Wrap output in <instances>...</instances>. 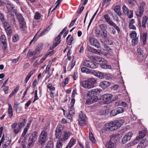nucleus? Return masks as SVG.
<instances>
[{"label":"nucleus","instance_id":"obj_7","mask_svg":"<svg viewBox=\"0 0 148 148\" xmlns=\"http://www.w3.org/2000/svg\"><path fill=\"white\" fill-rule=\"evenodd\" d=\"M90 96L86 101V103L90 105L97 101L98 100V98L97 96H93L90 94Z\"/></svg>","mask_w":148,"mask_h":148},{"label":"nucleus","instance_id":"obj_1","mask_svg":"<svg viewBox=\"0 0 148 148\" xmlns=\"http://www.w3.org/2000/svg\"><path fill=\"white\" fill-rule=\"evenodd\" d=\"M96 82V80L94 78H91L87 80L81 81L80 84L84 88L89 89L93 88Z\"/></svg>","mask_w":148,"mask_h":148},{"label":"nucleus","instance_id":"obj_31","mask_svg":"<svg viewBox=\"0 0 148 148\" xmlns=\"http://www.w3.org/2000/svg\"><path fill=\"white\" fill-rule=\"evenodd\" d=\"M69 114L70 115V118H72V116L75 113V109L74 106H69Z\"/></svg>","mask_w":148,"mask_h":148},{"label":"nucleus","instance_id":"obj_60","mask_svg":"<svg viewBox=\"0 0 148 148\" xmlns=\"http://www.w3.org/2000/svg\"><path fill=\"white\" fill-rule=\"evenodd\" d=\"M95 33L97 37H99L100 36L101 32L99 30L96 29L95 30Z\"/></svg>","mask_w":148,"mask_h":148},{"label":"nucleus","instance_id":"obj_61","mask_svg":"<svg viewBox=\"0 0 148 148\" xmlns=\"http://www.w3.org/2000/svg\"><path fill=\"white\" fill-rule=\"evenodd\" d=\"M38 99V98L37 96V90H36L35 91L34 98L33 103L36 100H37Z\"/></svg>","mask_w":148,"mask_h":148},{"label":"nucleus","instance_id":"obj_8","mask_svg":"<svg viewBox=\"0 0 148 148\" xmlns=\"http://www.w3.org/2000/svg\"><path fill=\"white\" fill-rule=\"evenodd\" d=\"M124 110L123 108L118 107L112 110L110 113V115L111 116H114L118 114L122 113L124 111Z\"/></svg>","mask_w":148,"mask_h":148},{"label":"nucleus","instance_id":"obj_41","mask_svg":"<svg viewBox=\"0 0 148 148\" xmlns=\"http://www.w3.org/2000/svg\"><path fill=\"white\" fill-rule=\"evenodd\" d=\"M20 24V26L21 28L23 29L25 27L26 23L24 19L18 21Z\"/></svg>","mask_w":148,"mask_h":148},{"label":"nucleus","instance_id":"obj_49","mask_svg":"<svg viewBox=\"0 0 148 148\" xmlns=\"http://www.w3.org/2000/svg\"><path fill=\"white\" fill-rule=\"evenodd\" d=\"M28 142L27 147L28 148H31L34 146V142L33 141L29 140Z\"/></svg>","mask_w":148,"mask_h":148},{"label":"nucleus","instance_id":"obj_46","mask_svg":"<svg viewBox=\"0 0 148 148\" xmlns=\"http://www.w3.org/2000/svg\"><path fill=\"white\" fill-rule=\"evenodd\" d=\"M107 32L106 31H102L101 32L100 36L104 38H106L107 36Z\"/></svg>","mask_w":148,"mask_h":148},{"label":"nucleus","instance_id":"obj_28","mask_svg":"<svg viewBox=\"0 0 148 148\" xmlns=\"http://www.w3.org/2000/svg\"><path fill=\"white\" fill-rule=\"evenodd\" d=\"M75 139L72 138L66 147V148H71L75 144Z\"/></svg>","mask_w":148,"mask_h":148},{"label":"nucleus","instance_id":"obj_3","mask_svg":"<svg viewBox=\"0 0 148 148\" xmlns=\"http://www.w3.org/2000/svg\"><path fill=\"white\" fill-rule=\"evenodd\" d=\"M83 65L85 66L92 69L96 68L98 66L97 63L93 62L90 60H86L84 61L83 63Z\"/></svg>","mask_w":148,"mask_h":148},{"label":"nucleus","instance_id":"obj_34","mask_svg":"<svg viewBox=\"0 0 148 148\" xmlns=\"http://www.w3.org/2000/svg\"><path fill=\"white\" fill-rule=\"evenodd\" d=\"M93 60L96 62L98 63L99 62L101 63L104 59L99 56H95L93 58Z\"/></svg>","mask_w":148,"mask_h":148},{"label":"nucleus","instance_id":"obj_40","mask_svg":"<svg viewBox=\"0 0 148 148\" xmlns=\"http://www.w3.org/2000/svg\"><path fill=\"white\" fill-rule=\"evenodd\" d=\"M127 2L129 6L133 7L136 4V1L135 0H128Z\"/></svg>","mask_w":148,"mask_h":148},{"label":"nucleus","instance_id":"obj_11","mask_svg":"<svg viewBox=\"0 0 148 148\" xmlns=\"http://www.w3.org/2000/svg\"><path fill=\"white\" fill-rule=\"evenodd\" d=\"M71 133L70 132H64L62 135V137L60 139L61 141L64 142L67 140L71 134Z\"/></svg>","mask_w":148,"mask_h":148},{"label":"nucleus","instance_id":"obj_62","mask_svg":"<svg viewBox=\"0 0 148 148\" xmlns=\"http://www.w3.org/2000/svg\"><path fill=\"white\" fill-rule=\"evenodd\" d=\"M3 87V90L5 92V94H7L8 93L7 90L9 89V87L7 86H4Z\"/></svg>","mask_w":148,"mask_h":148},{"label":"nucleus","instance_id":"obj_56","mask_svg":"<svg viewBox=\"0 0 148 148\" xmlns=\"http://www.w3.org/2000/svg\"><path fill=\"white\" fill-rule=\"evenodd\" d=\"M47 87L50 91H54L55 89V88L54 87L49 84H47Z\"/></svg>","mask_w":148,"mask_h":148},{"label":"nucleus","instance_id":"obj_64","mask_svg":"<svg viewBox=\"0 0 148 148\" xmlns=\"http://www.w3.org/2000/svg\"><path fill=\"white\" fill-rule=\"evenodd\" d=\"M118 104L119 105L122 106L123 107H125L126 106V104L125 102L121 101H119L118 103Z\"/></svg>","mask_w":148,"mask_h":148},{"label":"nucleus","instance_id":"obj_29","mask_svg":"<svg viewBox=\"0 0 148 148\" xmlns=\"http://www.w3.org/2000/svg\"><path fill=\"white\" fill-rule=\"evenodd\" d=\"M35 70H32L30 71L28 74L27 76L25 78V80H24L25 83V84H26L27 82L29 80L31 77L32 75L35 72Z\"/></svg>","mask_w":148,"mask_h":148},{"label":"nucleus","instance_id":"obj_22","mask_svg":"<svg viewBox=\"0 0 148 148\" xmlns=\"http://www.w3.org/2000/svg\"><path fill=\"white\" fill-rule=\"evenodd\" d=\"M6 6L7 8V10L8 12L11 13L12 11L13 12L14 9L15 7L13 4L10 3H7Z\"/></svg>","mask_w":148,"mask_h":148},{"label":"nucleus","instance_id":"obj_20","mask_svg":"<svg viewBox=\"0 0 148 148\" xmlns=\"http://www.w3.org/2000/svg\"><path fill=\"white\" fill-rule=\"evenodd\" d=\"M107 148H116V144L112 142L111 140L107 141L105 145Z\"/></svg>","mask_w":148,"mask_h":148},{"label":"nucleus","instance_id":"obj_51","mask_svg":"<svg viewBox=\"0 0 148 148\" xmlns=\"http://www.w3.org/2000/svg\"><path fill=\"white\" fill-rule=\"evenodd\" d=\"M0 40L2 43L6 42V38L5 35H2L0 37Z\"/></svg>","mask_w":148,"mask_h":148},{"label":"nucleus","instance_id":"obj_15","mask_svg":"<svg viewBox=\"0 0 148 148\" xmlns=\"http://www.w3.org/2000/svg\"><path fill=\"white\" fill-rule=\"evenodd\" d=\"M4 26L5 30L6 32L7 35H10L12 32V29L9 23L6 22H4Z\"/></svg>","mask_w":148,"mask_h":148},{"label":"nucleus","instance_id":"obj_54","mask_svg":"<svg viewBox=\"0 0 148 148\" xmlns=\"http://www.w3.org/2000/svg\"><path fill=\"white\" fill-rule=\"evenodd\" d=\"M53 144L51 142H48L47 146L45 147V148H53Z\"/></svg>","mask_w":148,"mask_h":148},{"label":"nucleus","instance_id":"obj_58","mask_svg":"<svg viewBox=\"0 0 148 148\" xmlns=\"http://www.w3.org/2000/svg\"><path fill=\"white\" fill-rule=\"evenodd\" d=\"M138 37H136L135 38L132 39V43L134 44V45H135L138 43Z\"/></svg>","mask_w":148,"mask_h":148},{"label":"nucleus","instance_id":"obj_18","mask_svg":"<svg viewBox=\"0 0 148 148\" xmlns=\"http://www.w3.org/2000/svg\"><path fill=\"white\" fill-rule=\"evenodd\" d=\"M100 67L103 69H111V67L110 65H108L107 64V61L104 60L101 63Z\"/></svg>","mask_w":148,"mask_h":148},{"label":"nucleus","instance_id":"obj_5","mask_svg":"<svg viewBox=\"0 0 148 148\" xmlns=\"http://www.w3.org/2000/svg\"><path fill=\"white\" fill-rule=\"evenodd\" d=\"M124 14L128 16L129 18H131L133 17V11L128 9L125 5H123L122 8Z\"/></svg>","mask_w":148,"mask_h":148},{"label":"nucleus","instance_id":"obj_45","mask_svg":"<svg viewBox=\"0 0 148 148\" xmlns=\"http://www.w3.org/2000/svg\"><path fill=\"white\" fill-rule=\"evenodd\" d=\"M74 39L73 36H71L69 39L67 41H66L67 42V44L68 45H71L72 43H74Z\"/></svg>","mask_w":148,"mask_h":148},{"label":"nucleus","instance_id":"obj_30","mask_svg":"<svg viewBox=\"0 0 148 148\" xmlns=\"http://www.w3.org/2000/svg\"><path fill=\"white\" fill-rule=\"evenodd\" d=\"M114 10L118 16H121V8L120 6L117 5L115 6L114 8Z\"/></svg>","mask_w":148,"mask_h":148},{"label":"nucleus","instance_id":"obj_59","mask_svg":"<svg viewBox=\"0 0 148 148\" xmlns=\"http://www.w3.org/2000/svg\"><path fill=\"white\" fill-rule=\"evenodd\" d=\"M79 125L81 126H84L86 124L85 120L79 119Z\"/></svg>","mask_w":148,"mask_h":148},{"label":"nucleus","instance_id":"obj_44","mask_svg":"<svg viewBox=\"0 0 148 148\" xmlns=\"http://www.w3.org/2000/svg\"><path fill=\"white\" fill-rule=\"evenodd\" d=\"M69 77H67L65 78V81L63 82L62 83V86L64 88L66 84H68L69 81Z\"/></svg>","mask_w":148,"mask_h":148},{"label":"nucleus","instance_id":"obj_26","mask_svg":"<svg viewBox=\"0 0 148 148\" xmlns=\"http://www.w3.org/2000/svg\"><path fill=\"white\" fill-rule=\"evenodd\" d=\"M103 17L106 21L110 25L113 23L111 20L110 17L108 14H107L104 15Z\"/></svg>","mask_w":148,"mask_h":148},{"label":"nucleus","instance_id":"obj_47","mask_svg":"<svg viewBox=\"0 0 148 148\" xmlns=\"http://www.w3.org/2000/svg\"><path fill=\"white\" fill-rule=\"evenodd\" d=\"M61 142L60 139L57 141L56 145V148H62V144Z\"/></svg>","mask_w":148,"mask_h":148},{"label":"nucleus","instance_id":"obj_38","mask_svg":"<svg viewBox=\"0 0 148 148\" xmlns=\"http://www.w3.org/2000/svg\"><path fill=\"white\" fill-rule=\"evenodd\" d=\"M50 28L49 27H48L44 29L41 33L39 35V36H44L50 30Z\"/></svg>","mask_w":148,"mask_h":148},{"label":"nucleus","instance_id":"obj_39","mask_svg":"<svg viewBox=\"0 0 148 148\" xmlns=\"http://www.w3.org/2000/svg\"><path fill=\"white\" fill-rule=\"evenodd\" d=\"M19 86H17L13 91H12L11 94L9 95V97H12L14 94H15L18 91L19 89Z\"/></svg>","mask_w":148,"mask_h":148},{"label":"nucleus","instance_id":"obj_35","mask_svg":"<svg viewBox=\"0 0 148 148\" xmlns=\"http://www.w3.org/2000/svg\"><path fill=\"white\" fill-rule=\"evenodd\" d=\"M10 143V141H9L7 139H5L4 138V141L2 144L3 147L6 148L9 145Z\"/></svg>","mask_w":148,"mask_h":148},{"label":"nucleus","instance_id":"obj_21","mask_svg":"<svg viewBox=\"0 0 148 148\" xmlns=\"http://www.w3.org/2000/svg\"><path fill=\"white\" fill-rule=\"evenodd\" d=\"M38 135V132H33L29 138V140L35 142L37 139Z\"/></svg>","mask_w":148,"mask_h":148},{"label":"nucleus","instance_id":"obj_23","mask_svg":"<svg viewBox=\"0 0 148 148\" xmlns=\"http://www.w3.org/2000/svg\"><path fill=\"white\" fill-rule=\"evenodd\" d=\"M145 136V134L144 133H143L142 132H140L139 136L136 137L135 140L134 141V143L135 144L137 143L140 140L144 138Z\"/></svg>","mask_w":148,"mask_h":148},{"label":"nucleus","instance_id":"obj_14","mask_svg":"<svg viewBox=\"0 0 148 148\" xmlns=\"http://www.w3.org/2000/svg\"><path fill=\"white\" fill-rule=\"evenodd\" d=\"M132 134L131 132H129L126 135H125L123 137L122 142L123 143H125L127 141L130 140L132 137Z\"/></svg>","mask_w":148,"mask_h":148},{"label":"nucleus","instance_id":"obj_13","mask_svg":"<svg viewBox=\"0 0 148 148\" xmlns=\"http://www.w3.org/2000/svg\"><path fill=\"white\" fill-rule=\"evenodd\" d=\"M113 122L107 123L105 124L104 128L106 131H111L114 130V127Z\"/></svg>","mask_w":148,"mask_h":148},{"label":"nucleus","instance_id":"obj_63","mask_svg":"<svg viewBox=\"0 0 148 148\" xmlns=\"http://www.w3.org/2000/svg\"><path fill=\"white\" fill-rule=\"evenodd\" d=\"M75 61H73V60L71 62L70 64L71 65V68L70 69V70L72 69L75 66Z\"/></svg>","mask_w":148,"mask_h":148},{"label":"nucleus","instance_id":"obj_48","mask_svg":"<svg viewBox=\"0 0 148 148\" xmlns=\"http://www.w3.org/2000/svg\"><path fill=\"white\" fill-rule=\"evenodd\" d=\"M88 50L90 52H93L95 53H97L98 52L97 50L90 47H88Z\"/></svg>","mask_w":148,"mask_h":148},{"label":"nucleus","instance_id":"obj_55","mask_svg":"<svg viewBox=\"0 0 148 148\" xmlns=\"http://www.w3.org/2000/svg\"><path fill=\"white\" fill-rule=\"evenodd\" d=\"M79 119L85 120L86 115L85 114L82 113V112L79 114Z\"/></svg>","mask_w":148,"mask_h":148},{"label":"nucleus","instance_id":"obj_37","mask_svg":"<svg viewBox=\"0 0 148 148\" xmlns=\"http://www.w3.org/2000/svg\"><path fill=\"white\" fill-rule=\"evenodd\" d=\"M148 20V18L146 16H144L143 18L142 26L144 28L146 27V24Z\"/></svg>","mask_w":148,"mask_h":148},{"label":"nucleus","instance_id":"obj_53","mask_svg":"<svg viewBox=\"0 0 148 148\" xmlns=\"http://www.w3.org/2000/svg\"><path fill=\"white\" fill-rule=\"evenodd\" d=\"M110 25L114 27L116 29L118 33L120 32V29L119 27L118 26H117L114 22L112 23Z\"/></svg>","mask_w":148,"mask_h":148},{"label":"nucleus","instance_id":"obj_2","mask_svg":"<svg viewBox=\"0 0 148 148\" xmlns=\"http://www.w3.org/2000/svg\"><path fill=\"white\" fill-rule=\"evenodd\" d=\"M49 131L48 126H46L42 129L39 138V142L41 144H43L48 139L47 133Z\"/></svg>","mask_w":148,"mask_h":148},{"label":"nucleus","instance_id":"obj_9","mask_svg":"<svg viewBox=\"0 0 148 148\" xmlns=\"http://www.w3.org/2000/svg\"><path fill=\"white\" fill-rule=\"evenodd\" d=\"M63 127L61 125L57 126L55 130V135L56 137L57 138H60L62 134V130Z\"/></svg>","mask_w":148,"mask_h":148},{"label":"nucleus","instance_id":"obj_24","mask_svg":"<svg viewBox=\"0 0 148 148\" xmlns=\"http://www.w3.org/2000/svg\"><path fill=\"white\" fill-rule=\"evenodd\" d=\"M135 23V21L134 19H132L130 20L129 22V27L130 29L134 30L136 29V27L134 25Z\"/></svg>","mask_w":148,"mask_h":148},{"label":"nucleus","instance_id":"obj_57","mask_svg":"<svg viewBox=\"0 0 148 148\" xmlns=\"http://www.w3.org/2000/svg\"><path fill=\"white\" fill-rule=\"evenodd\" d=\"M19 39L18 36V34H15L12 38V40L13 42H15L17 41Z\"/></svg>","mask_w":148,"mask_h":148},{"label":"nucleus","instance_id":"obj_33","mask_svg":"<svg viewBox=\"0 0 148 148\" xmlns=\"http://www.w3.org/2000/svg\"><path fill=\"white\" fill-rule=\"evenodd\" d=\"M95 75L100 79H102L104 77V74L102 73L99 71L95 72Z\"/></svg>","mask_w":148,"mask_h":148},{"label":"nucleus","instance_id":"obj_19","mask_svg":"<svg viewBox=\"0 0 148 148\" xmlns=\"http://www.w3.org/2000/svg\"><path fill=\"white\" fill-rule=\"evenodd\" d=\"M110 82L106 81H103L100 82L99 86L101 88L105 89L110 86Z\"/></svg>","mask_w":148,"mask_h":148},{"label":"nucleus","instance_id":"obj_42","mask_svg":"<svg viewBox=\"0 0 148 148\" xmlns=\"http://www.w3.org/2000/svg\"><path fill=\"white\" fill-rule=\"evenodd\" d=\"M99 28L102 31H106L107 28V25L105 24H101L99 25Z\"/></svg>","mask_w":148,"mask_h":148},{"label":"nucleus","instance_id":"obj_52","mask_svg":"<svg viewBox=\"0 0 148 148\" xmlns=\"http://www.w3.org/2000/svg\"><path fill=\"white\" fill-rule=\"evenodd\" d=\"M130 36L132 38H136L137 34L136 32L135 31H132L130 35Z\"/></svg>","mask_w":148,"mask_h":148},{"label":"nucleus","instance_id":"obj_25","mask_svg":"<svg viewBox=\"0 0 148 148\" xmlns=\"http://www.w3.org/2000/svg\"><path fill=\"white\" fill-rule=\"evenodd\" d=\"M13 12L15 13L16 15V16L18 21L24 19L22 14L20 13H17V9H14Z\"/></svg>","mask_w":148,"mask_h":148},{"label":"nucleus","instance_id":"obj_17","mask_svg":"<svg viewBox=\"0 0 148 148\" xmlns=\"http://www.w3.org/2000/svg\"><path fill=\"white\" fill-rule=\"evenodd\" d=\"M102 91L101 90L100 88H96L93 89L89 91L88 92L89 94L93 95L95 96L100 93Z\"/></svg>","mask_w":148,"mask_h":148},{"label":"nucleus","instance_id":"obj_27","mask_svg":"<svg viewBox=\"0 0 148 148\" xmlns=\"http://www.w3.org/2000/svg\"><path fill=\"white\" fill-rule=\"evenodd\" d=\"M147 33L146 32H144L142 36H140V38L142 39L143 42V44L145 45L146 44L147 40Z\"/></svg>","mask_w":148,"mask_h":148},{"label":"nucleus","instance_id":"obj_16","mask_svg":"<svg viewBox=\"0 0 148 148\" xmlns=\"http://www.w3.org/2000/svg\"><path fill=\"white\" fill-rule=\"evenodd\" d=\"M123 122V121L122 120H115L114 122H113L114 127V130L118 129L122 125V123Z\"/></svg>","mask_w":148,"mask_h":148},{"label":"nucleus","instance_id":"obj_10","mask_svg":"<svg viewBox=\"0 0 148 148\" xmlns=\"http://www.w3.org/2000/svg\"><path fill=\"white\" fill-rule=\"evenodd\" d=\"M11 127L15 134H17L21 131L20 127L17 125V123H14L12 124Z\"/></svg>","mask_w":148,"mask_h":148},{"label":"nucleus","instance_id":"obj_12","mask_svg":"<svg viewBox=\"0 0 148 148\" xmlns=\"http://www.w3.org/2000/svg\"><path fill=\"white\" fill-rule=\"evenodd\" d=\"M112 96L111 94H105L103 96V99L105 103H109L111 102Z\"/></svg>","mask_w":148,"mask_h":148},{"label":"nucleus","instance_id":"obj_32","mask_svg":"<svg viewBox=\"0 0 148 148\" xmlns=\"http://www.w3.org/2000/svg\"><path fill=\"white\" fill-rule=\"evenodd\" d=\"M8 105L9 108L8 110V113L9 117L11 118L13 116V115L12 108L10 103H9Z\"/></svg>","mask_w":148,"mask_h":148},{"label":"nucleus","instance_id":"obj_4","mask_svg":"<svg viewBox=\"0 0 148 148\" xmlns=\"http://www.w3.org/2000/svg\"><path fill=\"white\" fill-rule=\"evenodd\" d=\"M145 6V3L143 2L141 3L139 6L138 9L136 12V14L137 16L141 17L143 15L144 9V8Z\"/></svg>","mask_w":148,"mask_h":148},{"label":"nucleus","instance_id":"obj_43","mask_svg":"<svg viewBox=\"0 0 148 148\" xmlns=\"http://www.w3.org/2000/svg\"><path fill=\"white\" fill-rule=\"evenodd\" d=\"M89 137L90 140L92 141L93 143L95 142V140L93 136V135L92 133H90L89 134Z\"/></svg>","mask_w":148,"mask_h":148},{"label":"nucleus","instance_id":"obj_36","mask_svg":"<svg viewBox=\"0 0 148 148\" xmlns=\"http://www.w3.org/2000/svg\"><path fill=\"white\" fill-rule=\"evenodd\" d=\"M81 71L83 73L87 74H90L91 73V71L90 69L84 67L81 68Z\"/></svg>","mask_w":148,"mask_h":148},{"label":"nucleus","instance_id":"obj_50","mask_svg":"<svg viewBox=\"0 0 148 148\" xmlns=\"http://www.w3.org/2000/svg\"><path fill=\"white\" fill-rule=\"evenodd\" d=\"M41 18L40 14L38 12H36L35 13V15L34 16V18L35 20H39Z\"/></svg>","mask_w":148,"mask_h":148},{"label":"nucleus","instance_id":"obj_6","mask_svg":"<svg viewBox=\"0 0 148 148\" xmlns=\"http://www.w3.org/2000/svg\"><path fill=\"white\" fill-rule=\"evenodd\" d=\"M89 42L90 45L97 47L99 48L100 47V44L96 38L94 37H91L89 38Z\"/></svg>","mask_w":148,"mask_h":148}]
</instances>
